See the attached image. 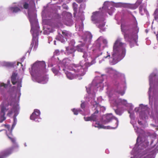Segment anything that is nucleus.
I'll use <instances>...</instances> for the list:
<instances>
[{"instance_id":"obj_1","label":"nucleus","mask_w":158,"mask_h":158,"mask_svg":"<svg viewBox=\"0 0 158 158\" xmlns=\"http://www.w3.org/2000/svg\"><path fill=\"white\" fill-rule=\"evenodd\" d=\"M80 21H77L75 24L76 30L79 31L78 34L82 35L79 42L81 43L76 47V49L79 52H82V57L84 60L81 61L80 64L83 65L87 69L88 67L94 64L96 61L95 59L99 58L103 54L105 48L108 47L107 41L102 36H100L94 42L92 47L89 50L86 51L85 47L87 48L91 44L93 36L91 33L87 31H83L84 25L83 21L85 19L84 15L81 14L79 17Z\"/></svg>"},{"instance_id":"obj_2","label":"nucleus","mask_w":158,"mask_h":158,"mask_svg":"<svg viewBox=\"0 0 158 158\" xmlns=\"http://www.w3.org/2000/svg\"><path fill=\"white\" fill-rule=\"evenodd\" d=\"M22 76H18L17 71L13 72L11 77V81L13 85L17 84V86H14L9 89L6 94L5 98L0 105V123H1L6 119V114L10 116L18 106V112L19 108L18 103L21 94L20 88L22 87ZM2 131L0 130V132Z\"/></svg>"},{"instance_id":"obj_3","label":"nucleus","mask_w":158,"mask_h":158,"mask_svg":"<svg viewBox=\"0 0 158 158\" xmlns=\"http://www.w3.org/2000/svg\"><path fill=\"white\" fill-rule=\"evenodd\" d=\"M23 6L25 9H28V15L31 25V32L32 39L30 49L28 52L30 53L33 48V50H36L38 45V38L40 32V27L37 19L36 10L35 0H22L21 2L13 3L7 9L8 13H16L21 10Z\"/></svg>"},{"instance_id":"obj_4","label":"nucleus","mask_w":158,"mask_h":158,"mask_svg":"<svg viewBox=\"0 0 158 158\" xmlns=\"http://www.w3.org/2000/svg\"><path fill=\"white\" fill-rule=\"evenodd\" d=\"M134 120L131 119V123L137 134L138 137L136 143L131 152L132 156L130 158H155L156 154L158 152V139L156 137V134L153 133L149 136L151 139L150 146L147 139L143 141L140 140L139 142V139H140V135L143 133V131L136 125Z\"/></svg>"},{"instance_id":"obj_5","label":"nucleus","mask_w":158,"mask_h":158,"mask_svg":"<svg viewBox=\"0 0 158 158\" xmlns=\"http://www.w3.org/2000/svg\"><path fill=\"white\" fill-rule=\"evenodd\" d=\"M42 12V17L44 25L49 26L44 30V34L48 35L53 31V29L57 27L55 21L63 23L67 26H71L73 24V21L71 18L72 15L71 13L66 11L63 12L62 14L59 15L57 13V9H60V6H56L54 4L49 3Z\"/></svg>"},{"instance_id":"obj_6","label":"nucleus","mask_w":158,"mask_h":158,"mask_svg":"<svg viewBox=\"0 0 158 158\" xmlns=\"http://www.w3.org/2000/svg\"><path fill=\"white\" fill-rule=\"evenodd\" d=\"M106 72L109 74L110 77H112L113 80L114 81V85L116 89L113 87L110 86H107L106 94L107 96L111 106L113 108L115 113L118 115H122L123 112L119 110V109H123V107L121 108H117L116 106L111 104L109 95L107 94L108 91H110V94L111 96L114 98V99H117L119 98L117 96V94H120L123 95L125 93L126 88V84L125 77L124 74L122 73L115 70L111 68H107L105 69Z\"/></svg>"},{"instance_id":"obj_7","label":"nucleus","mask_w":158,"mask_h":158,"mask_svg":"<svg viewBox=\"0 0 158 158\" xmlns=\"http://www.w3.org/2000/svg\"><path fill=\"white\" fill-rule=\"evenodd\" d=\"M107 76L105 74H101L100 76H96L91 83L86 86L88 94L85 96L86 101L90 102V106L93 110H95L96 114L99 115L98 113L99 111L103 112L106 110V108L103 106H101L95 100L96 92L99 90L102 91L104 87L103 82L105 81L107 78Z\"/></svg>"},{"instance_id":"obj_8","label":"nucleus","mask_w":158,"mask_h":158,"mask_svg":"<svg viewBox=\"0 0 158 158\" xmlns=\"http://www.w3.org/2000/svg\"><path fill=\"white\" fill-rule=\"evenodd\" d=\"M132 16L131 23L127 25L122 24L121 26V31L124 35L125 40L129 42L131 48L134 46L135 44L138 46L137 43L138 33L139 29L135 17L133 15Z\"/></svg>"},{"instance_id":"obj_9","label":"nucleus","mask_w":158,"mask_h":158,"mask_svg":"<svg viewBox=\"0 0 158 158\" xmlns=\"http://www.w3.org/2000/svg\"><path fill=\"white\" fill-rule=\"evenodd\" d=\"M46 67L44 61H37L32 66L31 69H29L33 81L42 84H46L48 82V75L46 74L48 69L46 68Z\"/></svg>"},{"instance_id":"obj_10","label":"nucleus","mask_w":158,"mask_h":158,"mask_svg":"<svg viewBox=\"0 0 158 158\" xmlns=\"http://www.w3.org/2000/svg\"><path fill=\"white\" fill-rule=\"evenodd\" d=\"M122 39L118 38L114 43L112 56V60H110L111 65H114L122 60L125 56L126 50V44L122 42Z\"/></svg>"},{"instance_id":"obj_11","label":"nucleus","mask_w":158,"mask_h":158,"mask_svg":"<svg viewBox=\"0 0 158 158\" xmlns=\"http://www.w3.org/2000/svg\"><path fill=\"white\" fill-rule=\"evenodd\" d=\"M150 87L148 91L149 103L152 106L153 99L158 98V72L155 69L149 75Z\"/></svg>"},{"instance_id":"obj_12","label":"nucleus","mask_w":158,"mask_h":158,"mask_svg":"<svg viewBox=\"0 0 158 158\" xmlns=\"http://www.w3.org/2000/svg\"><path fill=\"white\" fill-rule=\"evenodd\" d=\"M102 8L103 7L100 11L93 12L91 17L92 22L96 24L97 27L100 29V31L101 32L105 30V26L106 22L104 17L107 12L106 10Z\"/></svg>"},{"instance_id":"obj_13","label":"nucleus","mask_w":158,"mask_h":158,"mask_svg":"<svg viewBox=\"0 0 158 158\" xmlns=\"http://www.w3.org/2000/svg\"><path fill=\"white\" fill-rule=\"evenodd\" d=\"M71 60L69 58L64 59L61 64V68L63 70V68L66 69L72 70L73 69L76 73H77V75H85V72L87 71V69L84 66L81 65H75L73 64H70Z\"/></svg>"},{"instance_id":"obj_14","label":"nucleus","mask_w":158,"mask_h":158,"mask_svg":"<svg viewBox=\"0 0 158 158\" xmlns=\"http://www.w3.org/2000/svg\"><path fill=\"white\" fill-rule=\"evenodd\" d=\"M99 123L100 124H101V123L106 124L112 120L113 122L115 123L114 126L111 127L107 126L106 127L103 125L104 127L102 128L113 129L116 128L118 127L119 123L118 120L117 118L113 116L112 113L108 114L103 115L102 118L100 115H99Z\"/></svg>"},{"instance_id":"obj_15","label":"nucleus","mask_w":158,"mask_h":158,"mask_svg":"<svg viewBox=\"0 0 158 158\" xmlns=\"http://www.w3.org/2000/svg\"><path fill=\"white\" fill-rule=\"evenodd\" d=\"M130 5L129 4L127 3L120 2L115 3L112 2L106 1L103 4L102 9L106 10L107 13L110 15H111L115 10L114 7L117 8L123 7L129 8Z\"/></svg>"},{"instance_id":"obj_16","label":"nucleus","mask_w":158,"mask_h":158,"mask_svg":"<svg viewBox=\"0 0 158 158\" xmlns=\"http://www.w3.org/2000/svg\"><path fill=\"white\" fill-rule=\"evenodd\" d=\"M110 91H108L107 94L109 95L112 105L116 106L118 108H121L124 106H125L129 109L128 111L130 110L131 112H133L132 110L134 106L131 103H128L127 101L125 99H122L121 98L114 99V98L111 96L110 94Z\"/></svg>"},{"instance_id":"obj_17","label":"nucleus","mask_w":158,"mask_h":158,"mask_svg":"<svg viewBox=\"0 0 158 158\" xmlns=\"http://www.w3.org/2000/svg\"><path fill=\"white\" fill-rule=\"evenodd\" d=\"M9 139L12 143V146L11 148L0 152V158H5L10 154L12 153L13 151H16L19 148L18 144L16 142V139L15 138L13 137H11L9 135Z\"/></svg>"},{"instance_id":"obj_18","label":"nucleus","mask_w":158,"mask_h":158,"mask_svg":"<svg viewBox=\"0 0 158 158\" xmlns=\"http://www.w3.org/2000/svg\"><path fill=\"white\" fill-rule=\"evenodd\" d=\"M147 108V105L141 104L138 107L135 108L134 110L137 113H139L140 118L144 120L148 118L149 114Z\"/></svg>"},{"instance_id":"obj_19","label":"nucleus","mask_w":158,"mask_h":158,"mask_svg":"<svg viewBox=\"0 0 158 158\" xmlns=\"http://www.w3.org/2000/svg\"><path fill=\"white\" fill-rule=\"evenodd\" d=\"M96 112H94L91 116L84 117V119L86 121H95V123H93L92 125L95 127H98L99 129L104 128V127L102 124L99 123V115L96 114Z\"/></svg>"},{"instance_id":"obj_20","label":"nucleus","mask_w":158,"mask_h":158,"mask_svg":"<svg viewBox=\"0 0 158 158\" xmlns=\"http://www.w3.org/2000/svg\"><path fill=\"white\" fill-rule=\"evenodd\" d=\"M18 106L16 107V110L15 111V114L13 116V122L11 128H10V126L9 125H6L5 127L8 129V131H6V134L7 136L9 138V136L11 137H13L12 135V131L16 125L17 123V119L16 116L18 114Z\"/></svg>"},{"instance_id":"obj_21","label":"nucleus","mask_w":158,"mask_h":158,"mask_svg":"<svg viewBox=\"0 0 158 158\" xmlns=\"http://www.w3.org/2000/svg\"><path fill=\"white\" fill-rule=\"evenodd\" d=\"M58 35L56 37V39L62 43H64L65 42V40H69L72 36V33L69 31L66 30L62 31V33L64 37L60 34L59 31H58Z\"/></svg>"},{"instance_id":"obj_22","label":"nucleus","mask_w":158,"mask_h":158,"mask_svg":"<svg viewBox=\"0 0 158 158\" xmlns=\"http://www.w3.org/2000/svg\"><path fill=\"white\" fill-rule=\"evenodd\" d=\"M63 70L64 71L67 78L69 80H72L75 78H76L77 77L82 76L84 75H77V74L78 73H76L73 69H65L63 68Z\"/></svg>"},{"instance_id":"obj_23","label":"nucleus","mask_w":158,"mask_h":158,"mask_svg":"<svg viewBox=\"0 0 158 158\" xmlns=\"http://www.w3.org/2000/svg\"><path fill=\"white\" fill-rule=\"evenodd\" d=\"M40 112L39 110L35 109L32 114L31 115L30 119L36 122H39L41 121L40 117Z\"/></svg>"},{"instance_id":"obj_24","label":"nucleus","mask_w":158,"mask_h":158,"mask_svg":"<svg viewBox=\"0 0 158 158\" xmlns=\"http://www.w3.org/2000/svg\"><path fill=\"white\" fill-rule=\"evenodd\" d=\"M52 70L55 76H56L59 79L63 78L62 74L61 73V68L60 66L57 65L52 69Z\"/></svg>"},{"instance_id":"obj_25","label":"nucleus","mask_w":158,"mask_h":158,"mask_svg":"<svg viewBox=\"0 0 158 158\" xmlns=\"http://www.w3.org/2000/svg\"><path fill=\"white\" fill-rule=\"evenodd\" d=\"M10 81L8 80L7 84H5L3 82H0V93L2 95L4 94V92L8 86H10Z\"/></svg>"},{"instance_id":"obj_26","label":"nucleus","mask_w":158,"mask_h":158,"mask_svg":"<svg viewBox=\"0 0 158 158\" xmlns=\"http://www.w3.org/2000/svg\"><path fill=\"white\" fill-rule=\"evenodd\" d=\"M147 4H144L141 5L139 7V13L141 15H143L144 13L147 15V16H149V14L146 9Z\"/></svg>"},{"instance_id":"obj_27","label":"nucleus","mask_w":158,"mask_h":158,"mask_svg":"<svg viewBox=\"0 0 158 158\" xmlns=\"http://www.w3.org/2000/svg\"><path fill=\"white\" fill-rule=\"evenodd\" d=\"M16 63V62L15 61L13 62L5 61H0V67L2 66L8 67H12L14 66Z\"/></svg>"},{"instance_id":"obj_28","label":"nucleus","mask_w":158,"mask_h":158,"mask_svg":"<svg viewBox=\"0 0 158 158\" xmlns=\"http://www.w3.org/2000/svg\"><path fill=\"white\" fill-rule=\"evenodd\" d=\"M66 53L67 54L69 55L71 54L73 57L74 56V54L75 51V49H74V47H70L68 46L66 47Z\"/></svg>"},{"instance_id":"obj_29","label":"nucleus","mask_w":158,"mask_h":158,"mask_svg":"<svg viewBox=\"0 0 158 158\" xmlns=\"http://www.w3.org/2000/svg\"><path fill=\"white\" fill-rule=\"evenodd\" d=\"M57 62V59L53 56L49 59L48 61V67H52Z\"/></svg>"},{"instance_id":"obj_30","label":"nucleus","mask_w":158,"mask_h":158,"mask_svg":"<svg viewBox=\"0 0 158 158\" xmlns=\"http://www.w3.org/2000/svg\"><path fill=\"white\" fill-rule=\"evenodd\" d=\"M143 0H138L136 2L135 4H130V6H129V8H131L132 9H136L137 7L141 3Z\"/></svg>"},{"instance_id":"obj_31","label":"nucleus","mask_w":158,"mask_h":158,"mask_svg":"<svg viewBox=\"0 0 158 158\" xmlns=\"http://www.w3.org/2000/svg\"><path fill=\"white\" fill-rule=\"evenodd\" d=\"M72 110L74 114L76 115H77L79 113H80L81 114L84 115H86V113H84L80 109H76L74 108L72 109Z\"/></svg>"},{"instance_id":"obj_32","label":"nucleus","mask_w":158,"mask_h":158,"mask_svg":"<svg viewBox=\"0 0 158 158\" xmlns=\"http://www.w3.org/2000/svg\"><path fill=\"white\" fill-rule=\"evenodd\" d=\"M106 53L107 54V56H104L101 60H99V64H101L103 61H105L106 59H109L110 58V53L108 51Z\"/></svg>"},{"instance_id":"obj_33","label":"nucleus","mask_w":158,"mask_h":158,"mask_svg":"<svg viewBox=\"0 0 158 158\" xmlns=\"http://www.w3.org/2000/svg\"><path fill=\"white\" fill-rule=\"evenodd\" d=\"M81 108L83 110V112L84 113H85L86 114H88V112H86V108H85V106H86V102H83L81 101Z\"/></svg>"},{"instance_id":"obj_34","label":"nucleus","mask_w":158,"mask_h":158,"mask_svg":"<svg viewBox=\"0 0 158 158\" xmlns=\"http://www.w3.org/2000/svg\"><path fill=\"white\" fill-rule=\"evenodd\" d=\"M67 40L68 41V42L69 43V46L74 47V45L75 44V42L73 39H71L70 38Z\"/></svg>"},{"instance_id":"obj_35","label":"nucleus","mask_w":158,"mask_h":158,"mask_svg":"<svg viewBox=\"0 0 158 158\" xmlns=\"http://www.w3.org/2000/svg\"><path fill=\"white\" fill-rule=\"evenodd\" d=\"M5 10L4 8L2 7L0 8V20L2 19V18L3 16Z\"/></svg>"},{"instance_id":"obj_36","label":"nucleus","mask_w":158,"mask_h":158,"mask_svg":"<svg viewBox=\"0 0 158 158\" xmlns=\"http://www.w3.org/2000/svg\"><path fill=\"white\" fill-rule=\"evenodd\" d=\"M85 4H81L79 9V12L81 13L83 12V10L85 8Z\"/></svg>"},{"instance_id":"obj_37","label":"nucleus","mask_w":158,"mask_h":158,"mask_svg":"<svg viewBox=\"0 0 158 158\" xmlns=\"http://www.w3.org/2000/svg\"><path fill=\"white\" fill-rule=\"evenodd\" d=\"M73 6L74 12V16L75 13L77 11L78 5L75 2H73Z\"/></svg>"},{"instance_id":"obj_38","label":"nucleus","mask_w":158,"mask_h":158,"mask_svg":"<svg viewBox=\"0 0 158 158\" xmlns=\"http://www.w3.org/2000/svg\"><path fill=\"white\" fill-rule=\"evenodd\" d=\"M129 113L130 114V117L131 119H135V116L134 114V113L133 112H131V111L129 110L128 111Z\"/></svg>"},{"instance_id":"obj_39","label":"nucleus","mask_w":158,"mask_h":158,"mask_svg":"<svg viewBox=\"0 0 158 158\" xmlns=\"http://www.w3.org/2000/svg\"><path fill=\"white\" fill-rule=\"evenodd\" d=\"M60 54V52L58 49L55 50V52H54V55L58 56Z\"/></svg>"},{"instance_id":"obj_40","label":"nucleus","mask_w":158,"mask_h":158,"mask_svg":"<svg viewBox=\"0 0 158 158\" xmlns=\"http://www.w3.org/2000/svg\"><path fill=\"white\" fill-rule=\"evenodd\" d=\"M158 14V11L156 9L155 11L154 14V17L155 19L156 20L158 19V15H157Z\"/></svg>"},{"instance_id":"obj_41","label":"nucleus","mask_w":158,"mask_h":158,"mask_svg":"<svg viewBox=\"0 0 158 158\" xmlns=\"http://www.w3.org/2000/svg\"><path fill=\"white\" fill-rule=\"evenodd\" d=\"M103 100V99L102 98V97H99L97 98V102H96L99 104V103H100L102 102Z\"/></svg>"},{"instance_id":"obj_42","label":"nucleus","mask_w":158,"mask_h":158,"mask_svg":"<svg viewBox=\"0 0 158 158\" xmlns=\"http://www.w3.org/2000/svg\"><path fill=\"white\" fill-rule=\"evenodd\" d=\"M154 109L156 113L158 114V106H156L155 104L154 105Z\"/></svg>"},{"instance_id":"obj_43","label":"nucleus","mask_w":158,"mask_h":158,"mask_svg":"<svg viewBox=\"0 0 158 158\" xmlns=\"http://www.w3.org/2000/svg\"><path fill=\"white\" fill-rule=\"evenodd\" d=\"M62 7L64 9H68V6H67L66 4H63L62 5Z\"/></svg>"},{"instance_id":"obj_44","label":"nucleus","mask_w":158,"mask_h":158,"mask_svg":"<svg viewBox=\"0 0 158 158\" xmlns=\"http://www.w3.org/2000/svg\"><path fill=\"white\" fill-rule=\"evenodd\" d=\"M77 1L78 2L80 3L81 2H85V0H77Z\"/></svg>"},{"instance_id":"obj_45","label":"nucleus","mask_w":158,"mask_h":158,"mask_svg":"<svg viewBox=\"0 0 158 158\" xmlns=\"http://www.w3.org/2000/svg\"><path fill=\"white\" fill-rule=\"evenodd\" d=\"M105 152L106 153V154H108L109 153V151L108 150V149H106V150H105Z\"/></svg>"},{"instance_id":"obj_46","label":"nucleus","mask_w":158,"mask_h":158,"mask_svg":"<svg viewBox=\"0 0 158 158\" xmlns=\"http://www.w3.org/2000/svg\"><path fill=\"white\" fill-rule=\"evenodd\" d=\"M138 123L139 124V125H142V122L141 121H139V120L138 121Z\"/></svg>"},{"instance_id":"obj_47","label":"nucleus","mask_w":158,"mask_h":158,"mask_svg":"<svg viewBox=\"0 0 158 158\" xmlns=\"http://www.w3.org/2000/svg\"><path fill=\"white\" fill-rule=\"evenodd\" d=\"M21 64V66L22 67L23 66V65L22 64L20 63V62H17V64L18 65H19V64Z\"/></svg>"},{"instance_id":"obj_48","label":"nucleus","mask_w":158,"mask_h":158,"mask_svg":"<svg viewBox=\"0 0 158 158\" xmlns=\"http://www.w3.org/2000/svg\"><path fill=\"white\" fill-rule=\"evenodd\" d=\"M24 58H22L21 59V61L22 62L24 61Z\"/></svg>"},{"instance_id":"obj_49","label":"nucleus","mask_w":158,"mask_h":158,"mask_svg":"<svg viewBox=\"0 0 158 158\" xmlns=\"http://www.w3.org/2000/svg\"><path fill=\"white\" fill-rule=\"evenodd\" d=\"M56 40H54V45H56Z\"/></svg>"},{"instance_id":"obj_50","label":"nucleus","mask_w":158,"mask_h":158,"mask_svg":"<svg viewBox=\"0 0 158 158\" xmlns=\"http://www.w3.org/2000/svg\"><path fill=\"white\" fill-rule=\"evenodd\" d=\"M60 53H61V54H62L64 52V51L63 50H61L60 51Z\"/></svg>"},{"instance_id":"obj_51","label":"nucleus","mask_w":158,"mask_h":158,"mask_svg":"<svg viewBox=\"0 0 158 158\" xmlns=\"http://www.w3.org/2000/svg\"><path fill=\"white\" fill-rule=\"evenodd\" d=\"M25 68H24V67H23L22 68V70H23V72L24 71V70H25Z\"/></svg>"},{"instance_id":"obj_52","label":"nucleus","mask_w":158,"mask_h":158,"mask_svg":"<svg viewBox=\"0 0 158 158\" xmlns=\"http://www.w3.org/2000/svg\"><path fill=\"white\" fill-rule=\"evenodd\" d=\"M24 145L25 147L27 146V145L26 143H24Z\"/></svg>"},{"instance_id":"obj_53","label":"nucleus","mask_w":158,"mask_h":158,"mask_svg":"<svg viewBox=\"0 0 158 158\" xmlns=\"http://www.w3.org/2000/svg\"><path fill=\"white\" fill-rule=\"evenodd\" d=\"M51 39H52V38H49V40H51Z\"/></svg>"},{"instance_id":"obj_54","label":"nucleus","mask_w":158,"mask_h":158,"mask_svg":"<svg viewBox=\"0 0 158 158\" xmlns=\"http://www.w3.org/2000/svg\"><path fill=\"white\" fill-rule=\"evenodd\" d=\"M81 79V78H79L78 79H79V80H80V79Z\"/></svg>"},{"instance_id":"obj_55","label":"nucleus","mask_w":158,"mask_h":158,"mask_svg":"<svg viewBox=\"0 0 158 158\" xmlns=\"http://www.w3.org/2000/svg\"><path fill=\"white\" fill-rule=\"evenodd\" d=\"M36 0L37 1H36V2H37L38 1H40V0Z\"/></svg>"}]
</instances>
